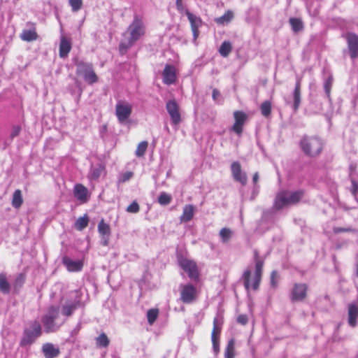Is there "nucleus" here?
<instances>
[{"mask_svg":"<svg viewBox=\"0 0 358 358\" xmlns=\"http://www.w3.org/2000/svg\"><path fill=\"white\" fill-rule=\"evenodd\" d=\"M129 37L127 41H122L119 45L120 54L124 55L133 45L145 35V28L143 20L137 15L127 28Z\"/></svg>","mask_w":358,"mask_h":358,"instance_id":"1","label":"nucleus"},{"mask_svg":"<svg viewBox=\"0 0 358 358\" xmlns=\"http://www.w3.org/2000/svg\"><path fill=\"white\" fill-rule=\"evenodd\" d=\"M299 145L306 155L310 157H315L322 153L324 143L320 137L304 136L300 141Z\"/></svg>","mask_w":358,"mask_h":358,"instance_id":"2","label":"nucleus"},{"mask_svg":"<svg viewBox=\"0 0 358 358\" xmlns=\"http://www.w3.org/2000/svg\"><path fill=\"white\" fill-rule=\"evenodd\" d=\"M304 195L303 190L294 192L281 191L275 196L273 208L275 210H280L285 206L298 203Z\"/></svg>","mask_w":358,"mask_h":358,"instance_id":"3","label":"nucleus"},{"mask_svg":"<svg viewBox=\"0 0 358 358\" xmlns=\"http://www.w3.org/2000/svg\"><path fill=\"white\" fill-rule=\"evenodd\" d=\"M42 334V327L38 321L31 322L30 328L24 330L23 336L20 341L21 346H27L32 344L37 338Z\"/></svg>","mask_w":358,"mask_h":358,"instance_id":"4","label":"nucleus"},{"mask_svg":"<svg viewBox=\"0 0 358 358\" xmlns=\"http://www.w3.org/2000/svg\"><path fill=\"white\" fill-rule=\"evenodd\" d=\"M76 73L82 76L88 84L92 85L98 82V76L94 72L92 64L80 62L76 64Z\"/></svg>","mask_w":358,"mask_h":358,"instance_id":"5","label":"nucleus"},{"mask_svg":"<svg viewBox=\"0 0 358 358\" xmlns=\"http://www.w3.org/2000/svg\"><path fill=\"white\" fill-rule=\"evenodd\" d=\"M178 264L180 267L187 273L188 277L195 281L199 279V271L196 262L193 259L185 257H180L178 259Z\"/></svg>","mask_w":358,"mask_h":358,"instance_id":"6","label":"nucleus"},{"mask_svg":"<svg viewBox=\"0 0 358 358\" xmlns=\"http://www.w3.org/2000/svg\"><path fill=\"white\" fill-rule=\"evenodd\" d=\"M308 285L306 283L295 282L289 292V299L292 303L304 301L308 296Z\"/></svg>","mask_w":358,"mask_h":358,"instance_id":"7","label":"nucleus"},{"mask_svg":"<svg viewBox=\"0 0 358 358\" xmlns=\"http://www.w3.org/2000/svg\"><path fill=\"white\" fill-rule=\"evenodd\" d=\"M59 308L55 306H50L48 309L47 314L42 317V322L47 333L55 331V321L58 317Z\"/></svg>","mask_w":358,"mask_h":358,"instance_id":"8","label":"nucleus"},{"mask_svg":"<svg viewBox=\"0 0 358 358\" xmlns=\"http://www.w3.org/2000/svg\"><path fill=\"white\" fill-rule=\"evenodd\" d=\"M198 291L192 284H185L180 286V300L184 303H192L196 300Z\"/></svg>","mask_w":358,"mask_h":358,"instance_id":"9","label":"nucleus"},{"mask_svg":"<svg viewBox=\"0 0 358 358\" xmlns=\"http://www.w3.org/2000/svg\"><path fill=\"white\" fill-rule=\"evenodd\" d=\"M233 115L234 123L231 128V131L241 136L243 131L244 125L248 120V115L242 110H235Z\"/></svg>","mask_w":358,"mask_h":358,"instance_id":"10","label":"nucleus"},{"mask_svg":"<svg viewBox=\"0 0 358 358\" xmlns=\"http://www.w3.org/2000/svg\"><path fill=\"white\" fill-rule=\"evenodd\" d=\"M222 322L217 318L213 320V327L211 332V341L214 352L217 355L220 352V337L222 331Z\"/></svg>","mask_w":358,"mask_h":358,"instance_id":"11","label":"nucleus"},{"mask_svg":"<svg viewBox=\"0 0 358 358\" xmlns=\"http://www.w3.org/2000/svg\"><path fill=\"white\" fill-rule=\"evenodd\" d=\"M349 54L352 59L358 57V36L352 32H348L345 34Z\"/></svg>","mask_w":358,"mask_h":358,"instance_id":"12","label":"nucleus"},{"mask_svg":"<svg viewBox=\"0 0 358 358\" xmlns=\"http://www.w3.org/2000/svg\"><path fill=\"white\" fill-rule=\"evenodd\" d=\"M132 112V106L128 103L119 101L115 107V114L120 122L127 120L131 115Z\"/></svg>","mask_w":358,"mask_h":358,"instance_id":"13","label":"nucleus"},{"mask_svg":"<svg viewBox=\"0 0 358 358\" xmlns=\"http://www.w3.org/2000/svg\"><path fill=\"white\" fill-rule=\"evenodd\" d=\"M166 108L171 117L173 124L177 125L181 122V116L179 111V106L175 99L166 103Z\"/></svg>","mask_w":358,"mask_h":358,"instance_id":"14","label":"nucleus"},{"mask_svg":"<svg viewBox=\"0 0 358 358\" xmlns=\"http://www.w3.org/2000/svg\"><path fill=\"white\" fill-rule=\"evenodd\" d=\"M255 278V272L252 276V272L249 268H247L244 271L242 275V280L243 281L244 287L247 291H249L250 289L254 291H257L259 289L262 279L259 281L257 287H255L254 286Z\"/></svg>","mask_w":358,"mask_h":358,"instance_id":"15","label":"nucleus"},{"mask_svg":"<svg viewBox=\"0 0 358 358\" xmlns=\"http://www.w3.org/2000/svg\"><path fill=\"white\" fill-rule=\"evenodd\" d=\"M231 173L234 179L239 182L243 185H246L248 177L245 173L242 172L241 164L238 162H234L231 165Z\"/></svg>","mask_w":358,"mask_h":358,"instance_id":"16","label":"nucleus"},{"mask_svg":"<svg viewBox=\"0 0 358 358\" xmlns=\"http://www.w3.org/2000/svg\"><path fill=\"white\" fill-rule=\"evenodd\" d=\"M185 14L189 21L194 38L196 40L199 34V29L202 24L201 19L190 13L188 10H186Z\"/></svg>","mask_w":358,"mask_h":358,"instance_id":"17","label":"nucleus"},{"mask_svg":"<svg viewBox=\"0 0 358 358\" xmlns=\"http://www.w3.org/2000/svg\"><path fill=\"white\" fill-rule=\"evenodd\" d=\"M254 259L255 263V278L254 286L257 287L259 281L262 279L263 275V267L264 262L260 259L259 252L257 250H254Z\"/></svg>","mask_w":358,"mask_h":358,"instance_id":"18","label":"nucleus"},{"mask_svg":"<svg viewBox=\"0 0 358 358\" xmlns=\"http://www.w3.org/2000/svg\"><path fill=\"white\" fill-rule=\"evenodd\" d=\"M163 82L166 85L173 84L176 80V69L173 66L166 64L162 73Z\"/></svg>","mask_w":358,"mask_h":358,"instance_id":"19","label":"nucleus"},{"mask_svg":"<svg viewBox=\"0 0 358 358\" xmlns=\"http://www.w3.org/2000/svg\"><path fill=\"white\" fill-rule=\"evenodd\" d=\"M42 352L45 358H56L59 355L60 350L51 343H45L42 346Z\"/></svg>","mask_w":358,"mask_h":358,"instance_id":"20","label":"nucleus"},{"mask_svg":"<svg viewBox=\"0 0 358 358\" xmlns=\"http://www.w3.org/2000/svg\"><path fill=\"white\" fill-rule=\"evenodd\" d=\"M302 78L296 77L295 87L293 92L294 103L293 108L294 111H297L301 104V87Z\"/></svg>","mask_w":358,"mask_h":358,"instance_id":"21","label":"nucleus"},{"mask_svg":"<svg viewBox=\"0 0 358 358\" xmlns=\"http://www.w3.org/2000/svg\"><path fill=\"white\" fill-rule=\"evenodd\" d=\"M348 324L351 327L357 326V320L358 318V304L352 303L348 305Z\"/></svg>","mask_w":358,"mask_h":358,"instance_id":"22","label":"nucleus"},{"mask_svg":"<svg viewBox=\"0 0 358 358\" xmlns=\"http://www.w3.org/2000/svg\"><path fill=\"white\" fill-rule=\"evenodd\" d=\"M75 197L81 203H86L88 200V190L82 184H76L73 188Z\"/></svg>","mask_w":358,"mask_h":358,"instance_id":"23","label":"nucleus"},{"mask_svg":"<svg viewBox=\"0 0 358 358\" xmlns=\"http://www.w3.org/2000/svg\"><path fill=\"white\" fill-rule=\"evenodd\" d=\"M98 231L99 234L104 239L103 245H107L108 243V238L111 234V229L110 225L106 223L102 219L98 224Z\"/></svg>","mask_w":358,"mask_h":358,"instance_id":"24","label":"nucleus"},{"mask_svg":"<svg viewBox=\"0 0 358 358\" xmlns=\"http://www.w3.org/2000/svg\"><path fill=\"white\" fill-rule=\"evenodd\" d=\"M62 262L66 266L67 270L70 272L80 271L83 267V263L82 261H73L68 257H63Z\"/></svg>","mask_w":358,"mask_h":358,"instance_id":"25","label":"nucleus"},{"mask_svg":"<svg viewBox=\"0 0 358 358\" xmlns=\"http://www.w3.org/2000/svg\"><path fill=\"white\" fill-rule=\"evenodd\" d=\"M194 207L192 204L185 205L183 208L182 213L180 217L181 222H188L194 217Z\"/></svg>","mask_w":358,"mask_h":358,"instance_id":"26","label":"nucleus"},{"mask_svg":"<svg viewBox=\"0 0 358 358\" xmlns=\"http://www.w3.org/2000/svg\"><path fill=\"white\" fill-rule=\"evenodd\" d=\"M71 50V43L65 37H62L59 44V57L64 58Z\"/></svg>","mask_w":358,"mask_h":358,"instance_id":"27","label":"nucleus"},{"mask_svg":"<svg viewBox=\"0 0 358 358\" xmlns=\"http://www.w3.org/2000/svg\"><path fill=\"white\" fill-rule=\"evenodd\" d=\"M79 301L71 302L62 306V314L66 317H70L73 313L78 308Z\"/></svg>","mask_w":358,"mask_h":358,"instance_id":"28","label":"nucleus"},{"mask_svg":"<svg viewBox=\"0 0 358 358\" xmlns=\"http://www.w3.org/2000/svg\"><path fill=\"white\" fill-rule=\"evenodd\" d=\"M20 38L24 41H33L38 38V34L36 31V29H24L20 34Z\"/></svg>","mask_w":358,"mask_h":358,"instance_id":"29","label":"nucleus"},{"mask_svg":"<svg viewBox=\"0 0 358 358\" xmlns=\"http://www.w3.org/2000/svg\"><path fill=\"white\" fill-rule=\"evenodd\" d=\"M12 206L15 208H20L22 203H23V199H22V192L20 189H16L13 194V197H12Z\"/></svg>","mask_w":358,"mask_h":358,"instance_id":"30","label":"nucleus"},{"mask_svg":"<svg viewBox=\"0 0 358 358\" xmlns=\"http://www.w3.org/2000/svg\"><path fill=\"white\" fill-rule=\"evenodd\" d=\"M289 24L294 32L298 33L303 29V23L300 18L291 17L289 20Z\"/></svg>","mask_w":358,"mask_h":358,"instance_id":"31","label":"nucleus"},{"mask_svg":"<svg viewBox=\"0 0 358 358\" xmlns=\"http://www.w3.org/2000/svg\"><path fill=\"white\" fill-rule=\"evenodd\" d=\"M89 217L87 214H85L83 217H80L77 219L75 222V228L78 231H83L85 229L89 224Z\"/></svg>","mask_w":358,"mask_h":358,"instance_id":"32","label":"nucleus"},{"mask_svg":"<svg viewBox=\"0 0 358 358\" xmlns=\"http://www.w3.org/2000/svg\"><path fill=\"white\" fill-rule=\"evenodd\" d=\"M235 357V340L230 339L224 350V358H234Z\"/></svg>","mask_w":358,"mask_h":358,"instance_id":"33","label":"nucleus"},{"mask_svg":"<svg viewBox=\"0 0 358 358\" xmlns=\"http://www.w3.org/2000/svg\"><path fill=\"white\" fill-rule=\"evenodd\" d=\"M232 51V45L231 42L228 41H224L220 48H219V53L223 57H227L229 56V55Z\"/></svg>","mask_w":358,"mask_h":358,"instance_id":"34","label":"nucleus"},{"mask_svg":"<svg viewBox=\"0 0 358 358\" xmlns=\"http://www.w3.org/2000/svg\"><path fill=\"white\" fill-rule=\"evenodd\" d=\"M234 18V13L231 10L226 11L223 15L217 17L215 21L219 24L228 23Z\"/></svg>","mask_w":358,"mask_h":358,"instance_id":"35","label":"nucleus"},{"mask_svg":"<svg viewBox=\"0 0 358 358\" xmlns=\"http://www.w3.org/2000/svg\"><path fill=\"white\" fill-rule=\"evenodd\" d=\"M10 289V284L7 280L6 275L0 273V291L3 294H8Z\"/></svg>","mask_w":358,"mask_h":358,"instance_id":"36","label":"nucleus"},{"mask_svg":"<svg viewBox=\"0 0 358 358\" xmlns=\"http://www.w3.org/2000/svg\"><path fill=\"white\" fill-rule=\"evenodd\" d=\"M109 343L110 341L105 333H101L96 338V345L98 348H107Z\"/></svg>","mask_w":358,"mask_h":358,"instance_id":"37","label":"nucleus"},{"mask_svg":"<svg viewBox=\"0 0 358 358\" xmlns=\"http://www.w3.org/2000/svg\"><path fill=\"white\" fill-rule=\"evenodd\" d=\"M159 315L158 308H151L147 312L148 322L150 325H152L157 320Z\"/></svg>","mask_w":358,"mask_h":358,"instance_id":"38","label":"nucleus"},{"mask_svg":"<svg viewBox=\"0 0 358 358\" xmlns=\"http://www.w3.org/2000/svg\"><path fill=\"white\" fill-rule=\"evenodd\" d=\"M262 115L266 117L270 116L271 113V103L269 101H265L260 106Z\"/></svg>","mask_w":358,"mask_h":358,"instance_id":"39","label":"nucleus"},{"mask_svg":"<svg viewBox=\"0 0 358 358\" xmlns=\"http://www.w3.org/2000/svg\"><path fill=\"white\" fill-rule=\"evenodd\" d=\"M148 146V143L145 141L139 143L136 150V155L138 157H143L145 154Z\"/></svg>","mask_w":358,"mask_h":358,"instance_id":"40","label":"nucleus"},{"mask_svg":"<svg viewBox=\"0 0 358 358\" xmlns=\"http://www.w3.org/2000/svg\"><path fill=\"white\" fill-rule=\"evenodd\" d=\"M232 231L229 228H222L220 231V236L223 243H227L229 241L230 238L231 237Z\"/></svg>","mask_w":358,"mask_h":358,"instance_id":"41","label":"nucleus"},{"mask_svg":"<svg viewBox=\"0 0 358 358\" xmlns=\"http://www.w3.org/2000/svg\"><path fill=\"white\" fill-rule=\"evenodd\" d=\"M171 196L166 192H162L158 197V202L160 205L166 206L171 203Z\"/></svg>","mask_w":358,"mask_h":358,"instance_id":"42","label":"nucleus"},{"mask_svg":"<svg viewBox=\"0 0 358 358\" xmlns=\"http://www.w3.org/2000/svg\"><path fill=\"white\" fill-rule=\"evenodd\" d=\"M333 82H334V78L331 75H330L326 79V80L324 81V89L325 93L328 97H329L330 94H331V90L332 87Z\"/></svg>","mask_w":358,"mask_h":358,"instance_id":"43","label":"nucleus"},{"mask_svg":"<svg viewBox=\"0 0 358 358\" xmlns=\"http://www.w3.org/2000/svg\"><path fill=\"white\" fill-rule=\"evenodd\" d=\"M69 3L73 12H78L83 7V0H69Z\"/></svg>","mask_w":358,"mask_h":358,"instance_id":"44","label":"nucleus"},{"mask_svg":"<svg viewBox=\"0 0 358 358\" xmlns=\"http://www.w3.org/2000/svg\"><path fill=\"white\" fill-rule=\"evenodd\" d=\"M140 210V207L138 203L134 201L127 208V211L130 213H136Z\"/></svg>","mask_w":358,"mask_h":358,"instance_id":"45","label":"nucleus"},{"mask_svg":"<svg viewBox=\"0 0 358 358\" xmlns=\"http://www.w3.org/2000/svg\"><path fill=\"white\" fill-rule=\"evenodd\" d=\"M333 231L334 234H340V233H344V232H355L357 231L356 229H352L351 227H334Z\"/></svg>","mask_w":358,"mask_h":358,"instance_id":"46","label":"nucleus"},{"mask_svg":"<svg viewBox=\"0 0 358 358\" xmlns=\"http://www.w3.org/2000/svg\"><path fill=\"white\" fill-rule=\"evenodd\" d=\"M133 172L131 171H127L122 174L120 178L119 179V182L124 183L128 180H129L133 177Z\"/></svg>","mask_w":358,"mask_h":358,"instance_id":"47","label":"nucleus"},{"mask_svg":"<svg viewBox=\"0 0 358 358\" xmlns=\"http://www.w3.org/2000/svg\"><path fill=\"white\" fill-rule=\"evenodd\" d=\"M278 273L276 271H273L271 273V285L275 287L278 285Z\"/></svg>","mask_w":358,"mask_h":358,"instance_id":"48","label":"nucleus"},{"mask_svg":"<svg viewBox=\"0 0 358 358\" xmlns=\"http://www.w3.org/2000/svg\"><path fill=\"white\" fill-rule=\"evenodd\" d=\"M351 193L354 196H356L358 192V182L355 180H352Z\"/></svg>","mask_w":358,"mask_h":358,"instance_id":"49","label":"nucleus"},{"mask_svg":"<svg viewBox=\"0 0 358 358\" xmlns=\"http://www.w3.org/2000/svg\"><path fill=\"white\" fill-rule=\"evenodd\" d=\"M237 322L242 325L246 324L248 322V316L245 314L239 315L237 317Z\"/></svg>","mask_w":358,"mask_h":358,"instance_id":"50","label":"nucleus"},{"mask_svg":"<svg viewBox=\"0 0 358 358\" xmlns=\"http://www.w3.org/2000/svg\"><path fill=\"white\" fill-rule=\"evenodd\" d=\"M21 131V127L20 126H15L13 127L12 129V132L10 134V137L12 138H15V136H17Z\"/></svg>","mask_w":358,"mask_h":358,"instance_id":"51","label":"nucleus"},{"mask_svg":"<svg viewBox=\"0 0 358 358\" xmlns=\"http://www.w3.org/2000/svg\"><path fill=\"white\" fill-rule=\"evenodd\" d=\"M176 5L177 10L179 12H182L183 11L184 6H183V3H182V0H176Z\"/></svg>","mask_w":358,"mask_h":358,"instance_id":"52","label":"nucleus"},{"mask_svg":"<svg viewBox=\"0 0 358 358\" xmlns=\"http://www.w3.org/2000/svg\"><path fill=\"white\" fill-rule=\"evenodd\" d=\"M219 96H220V92L218 91V90L214 89L213 90V94H212L213 100H215V101L217 100V99Z\"/></svg>","mask_w":358,"mask_h":358,"instance_id":"53","label":"nucleus"},{"mask_svg":"<svg viewBox=\"0 0 358 358\" xmlns=\"http://www.w3.org/2000/svg\"><path fill=\"white\" fill-rule=\"evenodd\" d=\"M258 180H259V174H258V173H255L252 177V182L255 185H256L257 183Z\"/></svg>","mask_w":358,"mask_h":358,"instance_id":"54","label":"nucleus"},{"mask_svg":"<svg viewBox=\"0 0 358 358\" xmlns=\"http://www.w3.org/2000/svg\"><path fill=\"white\" fill-rule=\"evenodd\" d=\"M357 231H358V230H357Z\"/></svg>","mask_w":358,"mask_h":358,"instance_id":"55","label":"nucleus"}]
</instances>
